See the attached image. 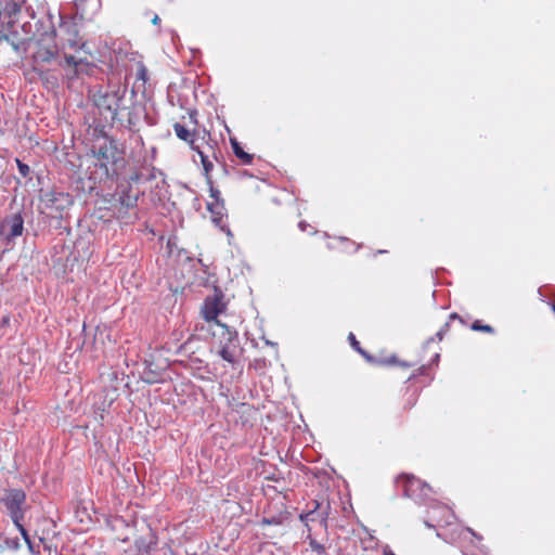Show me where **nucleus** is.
<instances>
[{"mask_svg":"<svg viewBox=\"0 0 555 555\" xmlns=\"http://www.w3.org/2000/svg\"><path fill=\"white\" fill-rule=\"evenodd\" d=\"M206 208L210 209V208H212V205L208 203Z\"/></svg>","mask_w":555,"mask_h":555,"instance_id":"42","label":"nucleus"},{"mask_svg":"<svg viewBox=\"0 0 555 555\" xmlns=\"http://www.w3.org/2000/svg\"><path fill=\"white\" fill-rule=\"evenodd\" d=\"M335 242H337L339 245H341V250L343 251H350L349 247L350 246H354V248L352 249V251H358L361 247H362V244H354L353 242H351L349 238L345 237V236H339V237H336L335 238Z\"/></svg>","mask_w":555,"mask_h":555,"instance_id":"21","label":"nucleus"},{"mask_svg":"<svg viewBox=\"0 0 555 555\" xmlns=\"http://www.w3.org/2000/svg\"><path fill=\"white\" fill-rule=\"evenodd\" d=\"M140 191L138 190L133 195L126 194L124 191H120L119 199L121 205L125 208H133L137 205V199Z\"/></svg>","mask_w":555,"mask_h":555,"instance_id":"20","label":"nucleus"},{"mask_svg":"<svg viewBox=\"0 0 555 555\" xmlns=\"http://www.w3.org/2000/svg\"><path fill=\"white\" fill-rule=\"evenodd\" d=\"M462 534L464 537V539H468V538H475L477 539L479 542L481 541V537H478L472 529L469 528H466L462 531Z\"/></svg>","mask_w":555,"mask_h":555,"instance_id":"28","label":"nucleus"},{"mask_svg":"<svg viewBox=\"0 0 555 555\" xmlns=\"http://www.w3.org/2000/svg\"><path fill=\"white\" fill-rule=\"evenodd\" d=\"M327 248L328 249H337L338 246L336 244H334L333 242H330V243H327Z\"/></svg>","mask_w":555,"mask_h":555,"instance_id":"36","label":"nucleus"},{"mask_svg":"<svg viewBox=\"0 0 555 555\" xmlns=\"http://www.w3.org/2000/svg\"><path fill=\"white\" fill-rule=\"evenodd\" d=\"M192 151L196 152L199 158H203V156L207 155L206 150L203 144H199V141H196L193 145L190 146Z\"/></svg>","mask_w":555,"mask_h":555,"instance_id":"26","label":"nucleus"},{"mask_svg":"<svg viewBox=\"0 0 555 555\" xmlns=\"http://www.w3.org/2000/svg\"><path fill=\"white\" fill-rule=\"evenodd\" d=\"M227 309V305L223 301V294L216 291L212 296L205 298L201 313L205 321L214 322L219 328L223 323L218 320V315L223 313Z\"/></svg>","mask_w":555,"mask_h":555,"instance_id":"7","label":"nucleus"},{"mask_svg":"<svg viewBox=\"0 0 555 555\" xmlns=\"http://www.w3.org/2000/svg\"><path fill=\"white\" fill-rule=\"evenodd\" d=\"M209 211H210L211 222L216 227H218L221 231H223L229 236V238H232L233 234L229 228L228 222L225 221L228 216L225 214H223L222 210H209Z\"/></svg>","mask_w":555,"mask_h":555,"instance_id":"17","label":"nucleus"},{"mask_svg":"<svg viewBox=\"0 0 555 555\" xmlns=\"http://www.w3.org/2000/svg\"><path fill=\"white\" fill-rule=\"evenodd\" d=\"M452 518L453 513L447 506L435 504L429 509V519L439 526L450 525Z\"/></svg>","mask_w":555,"mask_h":555,"instance_id":"15","label":"nucleus"},{"mask_svg":"<svg viewBox=\"0 0 555 555\" xmlns=\"http://www.w3.org/2000/svg\"><path fill=\"white\" fill-rule=\"evenodd\" d=\"M152 23L158 26L160 24V17L157 14H154L152 17Z\"/></svg>","mask_w":555,"mask_h":555,"instance_id":"34","label":"nucleus"},{"mask_svg":"<svg viewBox=\"0 0 555 555\" xmlns=\"http://www.w3.org/2000/svg\"><path fill=\"white\" fill-rule=\"evenodd\" d=\"M128 86L121 82H109L106 87L100 88L94 94V105L99 108L103 118L113 124L118 119L119 115L129 108L128 103L131 102L135 92L131 90V96L127 98Z\"/></svg>","mask_w":555,"mask_h":555,"instance_id":"2","label":"nucleus"},{"mask_svg":"<svg viewBox=\"0 0 555 555\" xmlns=\"http://www.w3.org/2000/svg\"><path fill=\"white\" fill-rule=\"evenodd\" d=\"M15 0H0V22L5 24L4 38L16 52L33 51L35 63H49L59 54L56 33L50 18L37 20L34 10L26 9Z\"/></svg>","mask_w":555,"mask_h":555,"instance_id":"1","label":"nucleus"},{"mask_svg":"<svg viewBox=\"0 0 555 555\" xmlns=\"http://www.w3.org/2000/svg\"><path fill=\"white\" fill-rule=\"evenodd\" d=\"M41 199L47 208H69L76 205L75 197L61 188H53L42 192Z\"/></svg>","mask_w":555,"mask_h":555,"instance_id":"9","label":"nucleus"},{"mask_svg":"<svg viewBox=\"0 0 555 555\" xmlns=\"http://www.w3.org/2000/svg\"><path fill=\"white\" fill-rule=\"evenodd\" d=\"M52 60H57L59 64L64 68L65 76L68 80L77 79L80 75L89 74V72L92 70V67L88 62H85L81 59L78 60L76 56L67 54L66 52L61 54L60 49L59 54Z\"/></svg>","mask_w":555,"mask_h":555,"instance_id":"6","label":"nucleus"},{"mask_svg":"<svg viewBox=\"0 0 555 555\" xmlns=\"http://www.w3.org/2000/svg\"><path fill=\"white\" fill-rule=\"evenodd\" d=\"M425 525H426L427 527H429V528H430V527H434V525H431L428 520H426V521H425Z\"/></svg>","mask_w":555,"mask_h":555,"instance_id":"40","label":"nucleus"},{"mask_svg":"<svg viewBox=\"0 0 555 555\" xmlns=\"http://www.w3.org/2000/svg\"><path fill=\"white\" fill-rule=\"evenodd\" d=\"M553 311H554V313H555V305L553 306Z\"/></svg>","mask_w":555,"mask_h":555,"instance_id":"45","label":"nucleus"},{"mask_svg":"<svg viewBox=\"0 0 555 555\" xmlns=\"http://www.w3.org/2000/svg\"><path fill=\"white\" fill-rule=\"evenodd\" d=\"M173 130L176 135L186 142L190 146L193 145L196 141H205L206 137L210 138V132L203 129L190 131L183 125L176 122L173 125Z\"/></svg>","mask_w":555,"mask_h":555,"instance_id":"14","label":"nucleus"},{"mask_svg":"<svg viewBox=\"0 0 555 555\" xmlns=\"http://www.w3.org/2000/svg\"><path fill=\"white\" fill-rule=\"evenodd\" d=\"M384 253H386V250H384V249H379V250H377V251L374 254V256H376V255H378V254H384Z\"/></svg>","mask_w":555,"mask_h":555,"instance_id":"37","label":"nucleus"},{"mask_svg":"<svg viewBox=\"0 0 555 555\" xmlns=\"http://www.w3.org/2000/svg\"><path fill=\"white\" fill-rule=\"evenodd\" d=\"M384 555H396V554H395V553H392L391 551H386V552L384 553Z\"/></svg>","mask_w":555,"mask_h":555,"instance_id":"39","label":"nucleus"},{"mask_svg":"<svg viewBox=\"0 0 555 555\" xmlns=\"http://www.w3.org/2000/svg\"><path fill=\"white\" fill-rule=\"evenodd\" d=\"M167 248H168L169 255L171 256L173 254L175 249L177 248V243H176V238L175 237H170L168 240Z\"/></svg>","mask_w":555,"mask_h":555,"instance_id":"30","label":"nucleus"},{"mask_svg":"<svg viewBox=\"0 0 555 555\" xmlns=\"http://www.w3.org/2000/svg\"><path fill=\"white\" fill-rule=\"evenodd\" d=\"M162 172L150 164H142L137 167L127 178L129 185L131 184H144L152 180H155Z\"/></svg>","mask_w":555,"mask_h":555,"instance_id":"13","label":"nucleus"},{"mask_svg":"<svg viewBox=\"0 0 555 555\" xmlns=\"http://www.w3.org/2000/svg\"><path fill=\"white\" fill-rule=\"evenodd\" d=\"M93 167L89 178L94 183H105L118 175V163L122 162L121 152L114 140L104 139L92 147Z\"/></svg>","mask_w":555,"mask_h":555,"instance_id":"3","label":"nucleus"},{"mask_svg":"<svg viewBox=\"0 0 555 555\" xmlns=\"http://www.w3.org/2000/svg\"><path fill=\"white\" fill-rule=\"evenodd\" d=\"M404 494L416 502H423L429 498L431 488L422 480L405 476L402 478Z\"/></svg>","mask_w":555,"mask_h":555,"instance_id":"10","label":"nucleus"},{"mask_svg":"<svg viewBox=\"0 0 555 555\" xmlns=\"http://www.w3.org/2000/svg\"><path fill=\"white\" fill-rule=\"evenodd\" d=\"M199 144H203L206 153L210 154V157H212L214 160H216L219 164L222 163V153L220 149L218 147V143L214 140H211V137H206L205 141H199Z\"/></svg>","mask_w":555,"mask_h":555,"instance_id":"18","label":"nucleus"},{"mask_svg":"<svg viewBox=\"0 0 555 555\" xmlns=\"http://www.w3.org/2000/svg\"><path fill=\"white\" fill-rule=\"evenodd\" d=\"M211 196H214L216 198V203L217 204L223 205V202L219 201V191L211 189Z\"/></svg>","mask_w":555,"mask_h":555,"instance_id":"32","label":"nucleus"},{"mask_svg":"<svg viewBox=\"0 0 555 555\" xmlns=\"http://www.w3.org/2000/svg\"><path fill=\"white\" fill-rule=\"evenodd\" d=\"M312 517L314 518V521H319L318 514H314Z\"/></svg>","mask_w":555,"mask_h":555,"instance_id":"41","label":"nucleus"},{"mask_svg":"<svg viewBox=\"0 0 555 555\" xmlns=\"http://www.w3.org/2000/svg\"><path fill=\"white\" fill-rule=\"evenodd\" d=\"M126 194H129L131 193V190H128V192H126L125 190H122Z\"/></svg>","mask_w":555,"mask_h":555,"instance_id":"44","label":"nucleus"},{"mask_svg":"<svg viewBox=\"0 0 555 555\" xmlns=\"http://www.w3.org/2000/svg\"><path fill=\"white\" fill-rule=\"evenodd\" d=\"M231 145L233 149L234 155L244 164L250 165L253 163L254 156L243 150L241 144L236 141V139H231Z\"/></svg>","mask_w":555,"mask_h":555,"instance_id":"19","label":"nucleus"},{"mask_svg":"<svg viewBox=\"0 0 555 555\" xmlns=\"http://www.w3.org/2000/svg\"><path fill=\"white\" fill-rule=\"evenodd\" d=\"M15 163H16L20 175L23 178L30 180L31 179L30 178V173H31L30 167L27 164L23 163L20 158H15Z\"/></svg>","mask_w":555,"mask_h":555,"instance_id":"22","label":"nucleus"},{"mask_svg":"<svg viewBox=\"0 0 555 555\" xmlns=\"http://www.w3.org/2000/svg\"><path fill=\"white\" fill-rule=\"evenodd\" d=\"M349 341L351 344V346L358 351L360 352L362 356H364L366 359H370V357L365 353L364 350H362V348L360 347V343L356 339V336L350 333L349 336Z\"/></svg>","mask_w":555,"mask_h":555,"instance_id":"25","label":"nucleus"},{"mask_svg":"<svg viewBox=\"0 0 555 555\" xmlns=\"http://www.w3.org/2000/svg\"><path fill=\"white\" fill-rule=\"evenodd\" d=\"M309 539V545L313 552H315L319 555L325 554V546L321 543H319L317 540L311 538V535H308Z\"/></svg>","mask_w":555,"mask_h":555,"instance_id":"23","label":"nucleus"},{"mask_svg":"<svg viewBox=\"0 0 555 555\" xmlns=\"http://www.w3.org/2000/svg\"><path fill=\"white\" fill-rule=\"evenodd\" d=\"M437 337H438V339H439V340H441V339H442V333H441V332H438V333H437Z\"/></svg>","mask_w":555,"mask_h":555,"instance_id":"38","label":"nucleus"},{"mask_svg":"<svg viewBox=\"0 0 555 555\" xmlns=\"http://www.w3.org/2000/svg\"><path fill=\"white\" fill-rule=\"evenodd\" d=\"M127 540H128L127 537L121 539L122 542H126Z\"/></svg>","mask_w":555,"mask_h":555,"instance_id":"43","label":"nucleus"},{"mask_svg":"<svg viewBox=\"0 0 555 555\" xmlns=\"http://www.w3.org/2000/svg\"><path fill=\"white\" fill-rule=\"evenodd\" d=\"M298 227L304 232L307 231V228H311L310 224L306 223L305 221H300Z\"/></svg>","mask_w":555,"mask_h":555,"instance_id":"33","label":"nucleus"},{"mask_svg":"<svg viewBox=\"0 0 555 555\" xmlns=\"http://www.w3.org/2000/svg\"><path fill=\"white\" fill-rule=\"evenodd\" d=\"M203 169H204V173L206 177H209L210 172L212 171L214 169V163L212 160L210 162H206L204 165H203Z\"/></svg>","mask_w":555,"mask_h":555,"instance_id":"31","label":"nucleus"},{"mask_svg":"<svg viewBox=\"0 0 555 555\" xmlns=\"http://www.w3.org/2000/svg\"><path fill=\"white\" fill-rule=\"evenodd\" d=\"M24 219L21 214H15L0 221V235L11 241L23 234Z\"/></svg>","mask_w":555,"mask_h":555,"instance_id":"11","label":"nucleus"},{"mask_svg":"<svg viewBox=\"0 0 555 555\" xmlns=\"http://www.w3.org/2000/svg\"><path fill=\"white\" fill-rule=\"evenodd\" d=\"M314 514H318L320 525L326 530L331 514V503L328 501L320 502L314 500L308 504V509L299 515V519L305 524L309 532L311 531L309 524L314 521L312 517Z\"/></svg>","mask_w":555,"mask_h":555,"instance_id":"8","label":"nucleus"},{"mask_svg":"<svg viewBox=\"0 0 555 555\" xmlns=\"http://www.w3.org/2000/svg\"><path fill=\"white\" fill-rule=\"evenodd\" d=\"M210 154L208 153L207 155L203 156V158H201V163L202 165H204L206 162H210Z\"/></svg>","mask_w":555,"mask_h":555,"instance_id":"35","label":"nucleus"},{"mask_svg":"<svg viewBox=\"0 0 555 555\" xmlns=\"http://www.w3.org/2000/svg\"><path fill=\"white\" fill-rule=\"evenodd\" d=\"M472 328L474 331H482V332H487V333L493 332V328L490 325H480L478 321H476L472 324Z\"/></svg>","mask_w":555,"mask_h":555,"instance_id":"27","label":"nucleus"},{"mask_svg":"<svg viewBox=\"0 0 555 555\" xmlns=\"http://www.w3.org/2000/svg\"><path fill=\"white\" fill-rule=\"evenodd\" d=\"M138 79L145 81L147 79V70L144 65H140L137 74Z\"/></svg>","mask_w":555,"mask_h":555,"instance_id":"29","label":"nucleus"},{"mask_svg":"<svg viewBox=\"0 0 555 555\" xmlns=\"http://www.w3.org/2000/svg\"><path fill=\"white\" fill-rule=\"evenodd\" d=\"M16 528L18 529V531L21 532L22 537L24 538L25 542L27 543L28 545V548L30 552H34V544L31 543L30 541V538L27 533V530L24 528V526L22 525V521H18V525H15Z\"/></svg>","mask_w":555,"mask_h":555,"instance_id":"24","label":"nucleus"},{"mask_svg":"<svg viewBox=\"0 0 555 555\" xmlns=\"http://www.w3.org/2000/svg\"><path fill=\"white\" fill-rule=\"evenodd\" d=\"M157 542L156 535L149 529V533L135 540V551L132 555H143L151 551Z\"/></svg>","mask_w":555,"mask_h":555,"instance_id":"16","label":"nucleus"},{"mask_svg":"<svg viewBox=\"0 0 555 555\" xmlns=\"http://www.w3.org/2000/svg\"><path fill=\"white\" fill-rule=\"evenodd\" d=\"M2 503L14 525H18V521L23 520L27 509L25 492L18 489L8 490L2 498Z\"/></svg>","mask_w":555,"mask_h":555,"instance_id":"5","label":"nucleus"},{"mask_svg":"<svg viewBox=\"0 0 555 555\" xmlns=\"http://www.w3.org/2000/svg\"><path fill=\"white\" fill-rule=\"evenodd\" d=\"M61 23H60V31L66 34V38L63 39L62 42V52L63 54L64 50L66 48L77 50L83 47V43L81 42V38H79L78 29L74 23L65 22L64 17L61 15Z\"/></svg>","mask_w":555,"mask_h":555,"instance_id":"12","label":"nucleus"},{"mask_svg":"<svg viewBox=\"0 0 555 555\" xmlns=\"http://www.w3.org/2000/svg\"><path fill=\"white\" fill-rule=\"evenodd\" d=\"M214 335L217 337L215 345L216 353L222 360L235 365L243 354V348L241 347L237 332L230 328L228 325H222L220 333H214Z\"/></svg>","mask_w":555,"mask_h":555,"instance_id":"4","label":"nucleus"}]
</instances>
